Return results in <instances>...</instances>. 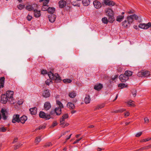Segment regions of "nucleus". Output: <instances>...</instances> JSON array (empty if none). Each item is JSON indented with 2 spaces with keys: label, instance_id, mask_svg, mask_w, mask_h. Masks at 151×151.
Returning <instances> with one entry per match:
<instances>
[{
  "label": "nucleus",
  "instance_id": "nucleus-1",
  "mask_svg": "<svg viewBox=\"0 0 151 151\" xmlns=\"http://www.w3.org/2000/svg\"><path fill=\"white\" fill-rule=\"evenodd\" d=\"M56 104L58 107L55 109V110L53 111H51L50 112V114H52L53 112H55L57 115H59L61 113V109L63 108V106L62 103L59 101H56Z\"/></svg>",
  "mask_w": 151,
  "mask_h": 151
},
{
  "label": "nucleus",
  "instance_id": "nucleus-2",
  "mask_svg": "<svg viewBox=\"0 0 151 151\" xmlns=\"http://www.w3.org/2000/svg\"><path fill=\"white\" fill-rule=\"evenodd\" d=\"M48 75L51 80H55L58 82H60L61 81L60 77L57 73H55L54 75L51 72H50L48 73Z\"/></svg>",
  "mask_w": 151,
  "mask_h": 151
},
{
  "label": "nucleus",
  "instance_id": "nucleus-3",
  "mask_svg": "<svg viewBox=\"0 0 151 151\" xmlns=\"http://www.w3.org/2000/svg\"><path fill=\"white\" fill-rule=\"evenodd\" d=\"M14 93L13 91H6L5 94L9 99V102L12 104L15 103L13 97Z\"/></svg>",
  "mask_w": 151,
  "mask_h": 151
},
{
  "label": "nucleus",
  "instance_id": "nucleus-4",
  "mask_svg": "<svg viewBox=\"0 0 151 151\" xmlns=\"http://www.w3.org/2000/svg\"><path fill=\"white\" fill-rule=\"evenodd\" d=\"M39 116L40 118H44L46 119H49L51 118L50 114H46L45 113L42 111H40V112Z\"/></svg>",
  "mask_w": 151,
  "mask_h": 151
},
{
  "label": "nucleus",
  "instance_id": "nucleus-5",
  "mask_svg": "<svg viewBox=\"0 0 151 151\" xmlns=\"http://www.w3.org/2000/svg\"><path fill=\"white\" fill-rule=\"evenodd\" d=\"M38 5L37 4H33L32 5H27L26 7V9L29 11H30L33 10L38 7Z\"/></svg>",
  "mask_w": 151,
  "mask_h": 151
},
{
  "label": "nucleus",
  "instance_id": "nucleus-6",
  "mask_svg": "<svg viewBox=\"0 0 151 151\" xmlns=\"http://www.w3.org/2000/svg\"><path fill=\"white\" fill-rule=\"evenodd\" d=\"M119 77L120 80L122 82H126L129 79V78L125 74L120 75Z\"/></svg>",
  "mask_w": 151,
  "mask_h": 151
},
{
  "label": "nucleus",
  "instance_id": "nucleus-7",
  "mask_svg": "<svg viewBox=\"0 0 151 151\" xmlns=\"http://www.w3.org/2000/svg\"><path fill=\"white\" fill-rule=\"evenodd\" d=\"M93 4L94 7L96 9H99L101 7V3L97 0L94 1Z\"/></svg>",
  "mask_w": 151,
  "mask_h": 151
},
{
  "label": "nucleus",
  "instance_id": "nucleus-8",
  "mask_svg": "<svg viewBox=\"0 0 151 151\" xmlns=\"http://www.w3.org/2000/svg\"><path fill=\"white\" fill-rule=\"evenodd\" d=\"M1 100L2 103L3 104H6L8 101H9V99L5 94L2 95Z\"/></svg>",
  "mask_w": 151,
  "mask_h": 151
},
{
  "label": "nucleus",
  "instance_id": "nucleus-9",
  "mask_svg": "<svg viewBox=\"0 0 151 151\" xmlns=\"http://www.w3.org/2000/svg\"><path fill=\"white\" fill-rule=\"evenodd\" d=\"M19 114L14 115L13 116L12 122L15 123L16 122H19Z\"/></svg>",
  "mask_w": 151,
  "mask_h": 151
},
{
  "label": "nucleus",
  "instance_id": "nucleus-10",
  "mask_svg": "<svg viewBox=\"0 0 151 151\" xmlns=\"http://www.w3.org/2000/svg\"><path fill=\"white\" fill-rule=\"evenodd\" d=\"M104 1L105 4L106 5L112 6L115 4L113 1L109 0H104Z\"/></svg>",
  "mask_w": 151,
  "mask_h": 151
},
{
  "label": "nucleus",
  "instance_id": "nucleus-11",
  "mask_svg": "<svg viewBox=\"0 0 151 151\" xmlns=\"http://www.w3.org/2000/svg\"><path fill=\"white\" fill-rule=\"evenodd\" d=\"M43 96L45 98L49 97L50 96V94L49 90L47 89L44 91L42 93Z\"/></svg>",
  "mask_w": 151,
  "mask_h": 151
},
{
  "label": "nucleus",
  "instance_id": "nucleus-12",
  "mask_svg": "<svg viewBox=\"0 0 151 151\" xmlns=\"http://www.w3.org/2000/svg\"><path fill=\"white\" fill-rule=\"evenodd\" d=\"M138 27L142 29H147L149 28L148 23L147 24H140L138 25Z\"/></svg>",
  "mask_w": 151,
  "mask_h": 151
},
{
  "label": "nucleus",
  "instance_id": "nucleus-13",
  "mask_svg": "<svg viewBox=\"0 0 151 151\" xmlns=\"http://www.w3.org/2000/svg\"><path fill=\"white\" fill-rule=\"evenodd\" d=\"M105 12L106 15L108 16L114 14L113 11L111 9L108 8L106 9L105 10Z\"/></svg>",
  "mask_w": 151,
  "mask_h": 151
},
{
  "label": "nucleus",
  "instance_id": "nucleus-14",
  "mask_svg": "<svg viewBox=\"0 0 151 151\" xmlns=\"http://www.w3.org/2000/svg\"><path fill=\"white\" fill-rule=\"evenodd\" d=\"M51 107V105L50 103L49 102H46L44 105V109L47 111L50 109Z\"/></svg>",
  "mask_w": 151,
  "mask_h": 151
},
{
  "label": "nucleus",
  "instance_id": "nucleus-15",
  "mask_svg": "<svg viewBox=\"0 0 151 151\" xmlns=\"http://www.w3.org/2000/svg\"><path fill=\"white\" fill-rule=\"evenodd\" d=\"M48 18L49 21L51 22H53L55 20V15L52 14H50L49 15Z\"/></svg>",
  "mask_w": 151,
  "mask_h": 151
},
{
  "label": "nucleus",
  "instance_id": "nucleus-16",
  "mask_svg": "<svg viewBox=\"0 0 151 151\" xmlns=\"http://www.w3.org/2000/svg\"><path fill=\"white\" fill-rule=\"evenodd\" d=\"M103 85L101 83H98L95 85L94 89L98 91H100L103 88Z\"/></svg>",
  "mask_w": 151,
  "mask_h": 151
},
{
  "label": "nucleus",
  "instance_id": "nucleus-17",
  "mask_svg": "<svg viewBox=\"0 0 151 151\" xmlns=\"http://www.w3.org/2000/svg\"><path fill=\"white\" fill-rule=\"evenodd\" d=\"M34 16L38 18L39 17L41 16V13L40 11H38L35 9L34 10Z\"/></svg>",
  "mask_w": 151,
  "mask_h": 151
},
{
  "label": "nucleus",
  "instance_id": "nucleus-18",
  "mask_svg": "<svg viewBox=\"0 0 151 151\" xmlns=\"http://www.w3.org/2000/svg\"><path fill=\"white\" fill-rule=\"evenodd\" d=\"M27 117L25 116H23L19 119V122H21L22 124H24L27 120Z\"/></svg>",
  "mask_w": 151,
  "mask_h": 151
},
{
  "label": "nucleus",
  "instance_id": "nucleus-19",
  "mask_svg": "<svg viewBox=\"0 0 151 151\" xmlns=\"http://www.w3.org/2000/svg\"><path fill=\"white\" fill-rule=\"evenodd\" d=\"M29 110L30 114L32 115H35L37 113V108L35 107L30 109Z\"/></svg>",
  "mask_w": 151,
  "mask_h": 151
},
{
  "label": "nucleus",
  "instance_id": "nucleus-20",
  "mask_svg": "<svg viewBox=\"0 0 151 151\" xmlns=\"http://www.w3.org/2000/svg\"><path fill=\"white\" fill-rule=\"evenodd\" d=\"M69 96L71 98H74L76 96V93L75 91H71L68 93Z\"/></svg>",
  "mask_w": 151,
  "mask_h": 151
},
{
  "label": "nucleus",
  "instance_id": "nucleus-21",
  "mask_svg": "<svg viewBox=\"0 0 151 151\" xmlns=\"http://www.w3.org/2000/svg\"><path fill=\"white\" fill-rule=\"evenodd\" d=\"M84 101L85 103L86 104L89 103L91 101V98L90 96L87 95H86Z\"/></svg>",
  "mask_w": 151,
  "mask_h": 151
},
{
  "label": "nucleus",
  "instance_id": "nucleus-22",
  "mask_svg": "<svg viewBox=\"0 0 151 151\" xmlns=\"http://www.w3.org/2000/svg\"><path fill=\"white\" fill-rule=\"evenodd\" d=\"M59 7L60 8H62L66 5V2L64 0L60 1L59 2Z\"/></svg>",
  "mask_w": 151,
  "mask_h": 151
},
{
  "label": "nucleus",
  "instance_id": "nucleus-23",
  "mask_svg": "<svg viewBox=\"0 0 151 151\" xmlns=\"http://www.w3.org/2000/svg\"><path fill=\"white\" fill-rule=\"evenodd\" d=\"M68 114H65L63 115L62 117L60 118V122H64L65 120L68 118Z\"/></svg>",
  "mask_w": 151,
  "mask_h": 151
},
{
  "label": "nucleus",
  "instance_id": "nucleus-24",
  "mask_svg": "<svg viewBox=\"0 0 151 151\" xmlns=\"http://www.w3.org/2000/svg\"><path fill=\"white\" fill-rule=\"evenodd\" d=\"M67 107L70 109H73L75 107L74 104L71 102H69L67 104Z\"/></svg>",
  "mask_w": 151,
  "mask_h": 151
},
{
  "label": "nucleus",
  "instance_id": "nucleus-25",
  "mask_svg": "<svg viewBox=\"0 0 151 151\" xmlns=\"http://www.w3.org/2000/svg\"><path fill=\"white\" fill-rule=\"evenodd\" d=\"M82 3L84 6H88L90 4V0H82Z\"/></svg>",
  "mask_w": 151,
  "mask_h": 151
},
{
  "label": "nucleus",
  "instance_id": "nucleus-26",
  "mask_svg": "<svg viewBox=\"0 0 151 151\" xmlns=\"http://www.w3.org/2000/svg\"><path fill=\"white\" fill-rule=\"evenodd\" d=\"M124 15H119L116 18V21L119 22H121L124 18Z\"/></svg>",
  "mask_w": 151,
  "mask_h": 151
},
{
  "label": "nucleus",
  "instance_id": "nucleus-27",
  "mask_svg": "<svg viewBox=\"0 0 151 151\" xmlns=\"http://www.w3.org/2000/svg\"><path fill=\"white\" fill-rule=\"evenodd\" d=\"M5 78L4 77H1L0 78V85L1 87H4Z\"/></svg>",
  "mask_w": 151,
  "mask_h": 151
},
{
  "label": "nucleus",
  "instance_id": "nucleus-28",
  "mask_svg": "<svg viewBox=\"0 0 151 151\" xmlns=\"http://www.w3.org/2000/svg\"><path fill=\"white\" fill-rule=\"evenodd\" d=\"M150 75V73L149 71L147 70H143V77H147Z\"/></svg>",
  "mask_w": 151,
  "mask_h": 151
},
{
  "label": "nucleus",
  "instance_id": "nucleus-29",
  "mask_svg": "<svg viewBox=\"0 0 151 151\" xmlns=\"http://www.w3.org/2000/svg\"><path fill=\"white\" fill-rule=\"evenodd\" d=\"M55 11V8H54L51 7H49L47 10L48 13L51 14H52Z\"/></svg>",
  "mask_w": 151,
  "mask_h": 151
},
{
  "label": "nucleus",
  "instance_id": "nucleus-30",
  "mask_svg": "<svg viewBox=\"0 0 151 151\" xmlns=\"http://www.w3.org/2000/svg\"><path fill=\"white\" fill-rule=\"evenodd\" d=\"M109 17L108 21L110 22H113L114 20V14L108 16Z\"/></svg>",
  "mask_w": 151,
  "mask_h": 151
},
{
  "label": "nucleus",
  "instance_id": "nucleus-31",
  "mask_svg": "<svg viewBox=\"0 0 151 151\" xmlns=\"http://www.w3.org/2000/svg\"><path fill=\"white\" fill-rule=\"evenodd\" d=\"M124 74L128 77L129 76H130L132 75V72L129 70H127L125 72Z\"/></svg>",
  "mask_w": 151,
  "mask_h": 151
},
{
  "label": "nucleus",
  "instance_id": "nucleus-32",
  "mask_svg": "<svg viewBox=\"0 0 151 151\" xmlns=\"http://www.w3.org/2000/svg\"><path fill=\"white\" fill-rule=\"evenodd\" d=\"M129 23L126 20H124L122 23V25L124 27H127Z\"/></svg>",
  "mask_w": 151,
  "mask_h": 151
},
{
  "label": "nucleus",
  "instance_id": "nucleus-33",
  "mask_svg": "<svg viewBox=\"0 0 151 151\" xmlns=\"http://www.w3.org/2000/svg\"><path fill=\"white\" fill-rule=\"evenodd\" d=\"M60 125L63 127H64L65 126H67L68 125V123H66L65 122H60Z\"/></svg>",
  "mask_w": 151,
  "mask_h": 151
},
{
  "label": "nucleus",
  "instance_id": "nucleus-34",
  "mask_svg": "<svg viewBox=\"0 0 151 151\" xmlns=\"http://www.w3.org/2000/svg\"><path fill=\"white\" fill-rule=\"evenodd\" d=\"M118 87L121 88H124L127 87V86L125 83H120L118 85Z\"/></svg>",
  "mask_w": 151,
  "mask_h": 151
},
{
  "label": "nucleus",
  "instance_id": "nucleus-35",
  "mask_svg": "<svg viewBox=\"0 0 151 151\" xmlns=\"http://www.w3.org/2000/svg\"><path fill=\"white\" fill-rule=\"evenodd\" d=\"M48 6L46 4H44L42 7V10L43 11H46L48 9Z\"/></svg>",
  "mask_w": 151,
  "mask_h": 151
},
{
  "label": "nucleus",
  "instance_id": "nucleus-36",
  "mask_svg": "<svg viewBox=\"0 0 151 151\" xmlns=\"http://www.w3.org/2000/svg\"><path fill=\"white\" fill-rule=\"evenodd\" d=\"M41 137H38L35 139V142L36 144H37L41 141Z\"/></svg>",
  "mask_w": 151,
  "mask_h": 151
},
{
  "label": "nucleus",
  "instance_id": "nucleus-37",
  "mask_svg": "<svg viewBox=\"0 0 151 151\" xmlns=\"http://www.w3.org/2000/svg\"><path fill=\"white\" fill-rule=\"evenodd\" d=\"M127 104L130 106L134 107L135 106L133 103V101L132 100H130L128 101Z\"/></svg>",
  "mask_w": 151,
  "mask_h": 151
},
{
  "label": "nucleus",
  "instance_id": "nucleus-38",
  "mask_svg": "<svg viewBox=\"0 0 151 151\" xmlns=\"http://www.w3.org/2000/svg\"><path fill=\"white\" fill-rule=\"evenodd\" d=\"M63 82L65 83H70L72 82V80L70 79H65L63 80Z\"/></svg>",
  "mask_w": 151,
  "mask_h": 151
},
{
  "label": "nucleus",
  "instance_id": "nucleus-39",
  "mask_svg": "<svg viewBox=\"0 0 151 151\" xmlns=\"http://www.w3.org/2000/svg\"><path fill=\"white\" fill-rule=\"evenodd\" d=\"M102 21L104 23L106 24H107L108 22V20L107 18L106 17L102 18Z\"/></svg>",
  "mask_w": 151,
  "mask_h": 151
},
{
  "label": "nucleus",
  "instance_id": "nucleus-40",
  "mask_svg": "<svg viewBox=\"0 0 151 151\" xmlns=\"http://www.w3.org/2000/svg\"><path fill=\"white\" fill-rule=\"evenodd\" d=\"M17 7L20 10H21L22 9H23L25 5H22V4H20L18 5L17 6Z\"/></svg>",
  "mask_w": 151,
  "mask_h": 151
},
{
  "label": "nucleus",
  "instance_id": "nucleus-41",
  "mask_svg": "<svg viewBox=\"0 0 151 151\" xmlns=\"http://www.w3.org/2000/svg\"><path fill=\"white\" fill-rule=\"evenodd\" d=\"M6 130V128L3 127H0V132H5Z\"/></svg>",
  "mask_w": 151,
  "mask_h": 151
},
{
  "label": "nucleus",
  "instance_id": "nucleus-42",
  "mask_svg": "<svg viewBox=\"0 0 151 151\" xmlns=\"http://www.w3.org/2000/svg\"><path fill=\"white\" fill-rule=\"evenodd\" d=\"M51 79H48L45 81V83L46 84L49 86L52 83V81Z\"/></svg>",
  "mask_w": 151,
  "mask_h": 151
},
{
  "label": "nucleus",
  "instance_id": "nucleus-43",
  "mask_svg": "<svg viewBox=\"0 0 151 151\" xmlns=\"http://www.w3.org/2000/svg\"><path fill=\"white\" fill-rule=\"evenodd\" d=\"M138 76L139 77H143V70L139 72L137 74Z\"/></svg>",
  "mask_w": 151,
  "mask_h": 151
},
{
  "label": "nucleus",
  "instance_id": "nucleus-44",
  "mask_svg": "<svg viewBox=\"0 0 151 151\" xmlns=\"http://www.w3.org/2000/svg\"><path fill=\"white\" fill-rule=\"evenodd\" d=\"M104 104H102L98 106H97V107L96 108V109H100L104 107Z\"/></svg>",
  "mask_w": 151,
  "mask_h": 151
},
{
  "label": "nucleus",
  "instance_id": "nucleus-45",
  "mask_svg": "<svg viewBox=\"0 0 151 151\" xmlns=\"http://www.w3.org/2000/svg\"><path fill=\"white\" fill-rule=\"evenodd\" d=\"M136 91L135 89H134L132 90V93L134 97L136 96Z\"/></svg>",
  "mask_w": 151,
  "mask_h": 151
},
{
  "label": "nucleus",
  "instance_id": "nucleus-46",
  "mask_svg": "<svg viewBox=\"0 0 151 151\" xmlns=\"http://www.w3.org/2000/svg\"><path fill=\"white\" fill-rule=\"evenodd\" d=\"M52 145V144L51 142H48L45 144L44 147H50V146H51Z\"/></svg>",
  "mask_w": 151,
  "mask_h": 151
},
{
  "label": "nucleus",
  "instance_id": "nucleus-47",
  "mask_svg": "<svg viewBox=\"0 0 151 151\" xmlns=\"http://www.w3.org/2000/svg\"><path fill=\"white\" fill-rule=\"evenodd\" d=\"M127 21L128 22L129 24H130L132 23L133 21L130 17L128 18V16L127 17Z\"/></svg>",
  "mask_w": 151,
  "mask_h": 151
},
{
  "label": "nucleus",
  "instance_id": "nucleus-48",
  "mask_svg": "<svg viewBox=\"0 0 151 151\" xmlns=\"http://www.w3.org/2000/svg\"><path fill=\"white\" fill-rule=\"evenodd\" d=\"M27 19L28 21H30L32 18V17L29 14L27 16Z\"/></svg>",
  "mask_w": 151,
  "mask_h": 151
},
{
  "label": "nucleus",
  "instance_id": "nucleus-49",
  "mask_svg": "<svg viewBox=\"0 0 151 151\" xmlns=\"http://www.w3.org/2000/svg\"><path fill=\"white\" fill-rule=\"evenodd\" d=\"M149 140H150L149 139V138L145 139H142L140 141L141 142H146L147 141H148Z\"/></svg>",
  "mask_w": 151,
  "mask_h": 151
},
{
  "label": "nucleus",
  "instance_id": "nucleus-50",
  "mask_svg": "<svg viewBox=\"0 0 151 151\" xmlns=\"http://www.w3.org/2000/svg\"><path fill=\"white\" fill-rule=\"evenodd\" d=\"M45 126H40L39 127L38 129H36V130H37L38 129L40 130L41 129H43L45 128Z\"/></svg>",
  "mask_w": 151,
  "mask_h": 151
},
{
  "label": "nucleus",
  "instance_id": "nucleus-51",
  "mask_svg": "<svg viewBox=\"0 0 151 151\" xmlns=\"http://www.w3.org/2000/svg\"><path fill=\"white\" fill-rule=\"evenodd\" d=\"M41 73L42 74H46L47 73V70H42L41 71Z\"/></svg>",
  "mask_w": 151,
  "mask_h": 151
},
{
  "label": "nucleus",
  "instance_id": "nucleus-52",
  "mask_svg": "<svg viewBox=\"0 0 151 151\" xmlns=\"http://www.w3.org/2000/svg\"><path fill=\"white\" fill-rule=\"evenodd\" d=\"M145 122V123H148L149 122V120L147 117H145L144 119Z\"/></svg>",
  "mask_w": 151,
  "mask_h": 151
},
{
  "label": "nucleus",
  "instance_id": "nucleus-53",
  "mask_svg": "<svg viewBox=\"0 0 151 151\" xmlns=\"http://www.w3.org/2000/svg\"><path fill=\"white\" fill-rule=\"evenodd\" d=\"M124 109H121L119 110H116L114 112L115 113H117V112H121L123 111H124Z\"/></svg>",
  "mask_w": 151,
  "mask_h": 151
},
{
  "label": "nucleus",
  "instance_id": "nucleus-54",
  "mask_svg": "<svg viewBox=\"0 0 151 151\" xmlns=\"http://www.w3.org/2000/svg\"><path fill=\"white\" fill-rule=\"evenodd\" d=\"M142 134V132H139L137 133L135 136L137 137H139L140 136H141V135Z\"/></svg>",
  "mask_w": 151,
  "mask_h": 151
},
{
  "label": "nucleus",
  "instance_id": "nucleus-55",
  "mask_svg": "<svg viewBox=\"0 0 151 151\" xmlns=\"http://www.w3.org/2000/svg\"><path fill=\"white\" fill-rule=\"evenodd\" d=\"M149 148H150V146H145L142 148V149L143 150H147Z\"/></svg>",
  "mask_w": 151,
  "mask_h": 151
},
{
  "label": "nucleus",
  "instance_id": "nucleus-56",
  "mask_svg": "<svg viewBox=\"0 0 151 151\" xmlns=\"http://www.w3.org/2000/svg\"><path fill=\"white\" fill-rule=\"evenodd\" d=\"M58 124L55 121L52 124V127H54L56 126Z\"/></svg>",
  "mask_w": 151,
  "mask_h": 151
},
{
  "label": "nucleus",
  "instance_id": "nucleus-57",
  "mask_svg": "<svg viewBox=\"0 0 151 151\" xmlns=\"http://www.w3.org/2000/svg\"><path fill=\"white\" fill-rule=\"evenodd\" d=\"M132 16H134V19L136 20H137L138 19V16L135 14L132 15Z\"/></svg>",
  "mask_w": 151,
  "mask_h": 151
},
{
  "label": "nucleus",
  "instance_id": "nucleus-58",
  "mask_svg": "<svg viewBox=\"0 0 151 151\" xmlns=\"http://www.w3.org/2000/svg\"><path fill=\"white\" fill-rule=\"evenodd\" d=\"M117 70H118V71L119 72H121L122 70V68L121 67H119L117 69Z\"/></svg>",
  "mask_w": 151,
  "mask_h": 151
},
{
  "label": "nucleus",
  "instance_id": "nucleus-59",
  "mask_svg": "<svg viewBox=\"0 0 151 151\" xmlns=\"http://www.w3.org/2000/svg\"><path fill=\"white\" fill-rule=\"evenodd\" d=\"M80 141V139H77L73 143V144H74L76 143H77L78 142Z\"/></svg>",
  "mask_w": 151,
  "mask_h": 151
},
{
  "label": "nucleus",
  "instance_id": "nucleus-60",
  "mask_svg": "<svg viewBox=\"0 0 151 151\" xmlns=\"http://www.w3.org/2000/svg\"><path fill=\"white\" fill-rule=\"evenodd\" d=\"M129 17H130L131 19H132V21H133V19H134V16H132V15H130V16H128V18H129Z\"/></svg>",
  "mask_w": 151,
  "mask_h": 151
},
{
  "label": "nucleus",
  "instance_id": "nucleus-61",
  "mask_svg": "<svg viewBox=\"0 0 151 151\" xmlns=\"http://www.w3.org/2000/svg\"><path fill=\"white\" fill-rule=\"evenodd\" d=\"M129 112H127L126 113H124V116L126 117H127L129 116Z\"/></svg>",
  "mask_w": 151,
  "mask_h": 151
},
{
  "label": "nucleus",
  "instance_id": "nucleus-62",
  "mask_svg": "<svg viewBox=\"0 0 151 151\" xmlns=\"http://www.w3.org/2000/svg\"><path fill=\"white\" fill-rule=\"evenodd\" d=\"M23 103V102L22 101H19L18 102V103L19 105H21V104H22Z\"/></svg>",
  "mask_w": 151,
  "mask_h": 151
},
{
  "label": "nucleus",
  "instance_id": "nucleus-63",
  "mask_svg": "<svg viewBox=\"0 0 151 151\" xmlns=\"http://www.w3.org/2000/svg\"><path fill=\"white\" fill-rule=\"evenodd\" d=\"M17 140V138H15L14 140L13 143H14V142H16Z\"/></svg>",
  "mask_w": 151,
  "mask_h": 151
},
{
  "label": "nucleus",
  "instance_id": "nucleus-64",
  "mask_svg": "<svg viewBox=\"0 0 151 151\" xmlns=\"http://www.w3.org/2000/svg\"><path fill=\"white\" fill-rule=\"evenodd\" d=\"M148 26L149 27H149H151V22H149L148 23Z\"/></svg>",
  "mask_w": 151,
  "mask_h": 151
}]
</instances>
